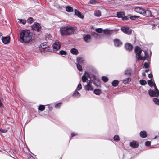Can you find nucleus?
Here are the masks:
<instances>
[{
    "label": "nucleus",
    "instance_id": "bf43d9fd",
    "mask_svg": "<svg viewBox=\"0 0 159 159\" xmlns=\"http://www.w3.org/2000/svg\"><path fill=\"white\" fill-rule=\"evenodd\" d=\"M142 75L144 76H146V74L145 73V72H143L142 73Z\"/></svg>",
    "mask_w": 159,
    "mask_h": 159
},
{
    "label": "nucleus",
    "instance_id": "e433bc0d",
    "mask_svg": "<svg viewBox=\"0 0 159 159\" xmlns=\"http://www.w3.org/2000/svg\"><path fill=\"white\" fill-rule=\"evenodd\" d=\"M77 67L78 70L79 71H81L82 70V67L81 65H80V64L78 63L77 64Z\"/></svg>",
    "mask_w": 159,
    "mask_h": 159
},
{
    "label": "nucleus",
    "instance_id": "9d476101",
    "mask_svg": "<svg viewBox=\"0 0 159 159\" xmlns=\"http://www.w3.org/2000/svg\"><path fill=\"white\" fill-rule=\"evenodd\" d=\"M93 84L96 86L98 87L100 85V83L99 80L96 78L95 76L93 77V79H91Z\"/></svg>",
    "mask_w": 159,
    "mask_h": 159
},
{
    "label": "nucleus",
    "instance_id": "6e6d98bb",
    "mask_svg": "<svg viewBox=\"0 0 159 159\" xmlns=\"http://www.w3.org/2000/svg\"><path fill=\"white\" fill-rule=\"evenodd\" d=\"M61 105V103H59L57 104L55 106V107H59Z\"/></svg>",
    "mask_w": 159,
    "mask_h": 159
},
{
    "label": "nucleus",
    "instance_id": "6e6552de",
    "mask_svg": "<svg viewBox=\"0 0 159 159\" xmlns=\"http://www.w3.org/2000/svg\"><path fill=\"white\" fill-rule=\"evenodd\" d=\"M149 94L151 97H158L159 96V92L157 93L153 90H150L148 91Z\"/></svg>",
    "mask_w": 159,
    "mask_h": 159
},
{
    "label": "nucleus",
    "instance_id": "6ab92c4d",
    "mask_svg": "<svg viewBox=\"0 0 159 159\" xmlns=\"http://www.w3.org/2000/svg\"><path fill=\"white\" fill-rule=\"evenodd\" d=\"M48 46V45L46 43H41L40 45L41 48L43 50L45 49Z\"/></svg>",
    "mask_w": 159,
    "mask_h": 159
},
{
    "label": "nucleus",
    "instance_id": "79ce46f5",
    "mask_svg": "<svg viewBox=\"0 0 159 159\" xmlns=\"http://www.w3.org/2000/svg\"><path fill=\"white\" fill-rule=\"evenodd\" d=\"M144 67L146 68H148L149 67V66L148 63L145 62L144 64Z\"/></svg>",
    "mask_w": 159,
    "mask_h": 159
},
{
    "label": "nucleus",
    "instance_id": "37998d69",
    "mask_svg": "<svg viewBox=\"0 0 159 159\" xmlns=\"http://www.w3.org/2000/svg\"><path fill=\"white\" fill-rule=\"evenodd\" d=\"M103 31L104 33L106 34H109L110 33V31L108 30H104Z\"/></svg>",
    "mask_w": 159,
    "mask_h": 159
},
{
    "label": "nucleus",
    "instance_id": "39448f33",
    "mask_svg": "<svg viewBox=\"0 0 159 159\" xmlns=\"http://www.w3.org/2000/svg\"><path fill=\"white\" fill-rule=\"evenodd\" d=\"M32 29L33 30L39 31L40 30L41 27L40 25L38 23H36L34 24L32 26Z\"/></svg>",
    "mask_w": 159,
    "mask_h": 159
},
{
    "label": "nucleus",
    "instance_id": "052dcab7",
    "mask_svg": "<svg viewBox=\"0 0 159 159\" xmlns=\"http://www.w3.org/2000/svg\"><path fill=\"white\" fill-rule=\"evenodd\" d=\"M149 71V69H147V70H145V72H148V71Z\"/></svg>",
    "mask_w": 159,
    "mask_h": 159
},
{
    "label": "nucleus",
    "instance_id": "7c9ffc66",
    "mask_svg": "<svg viewBox=\"0 0 159 159\" xmlns=\"http://www.w3.org/2000/svg\"><path fill=\"white\" fill-rule=\"evenodd\" d=\"M119 83V81L116 80H114L112 82V85L114 87L117 86Z\"/></svg>",
    "mask_w": 159,
    "mask_h": 159
},
{
    "label": "nucleus",
    "instance_id": "3c124183",
    "mask_svg": "<svg viewBox=\"0 0 159 159\" xmlns=\"http://www.w3.org/2000/svg\"><path fill=\"white\" fill-rule=\"evenodd\" d=\"M128 18L127 16H125L124 17L122 18V19L123 20H128Z\"/></svg>",
    "mask_w": 159,
    "mask_h": 159
},
{
    "label": "nucleus",
    "instance_id": "5701e85b",
    "mask_svg": "<svg viewBox=\"0 0 159 159\" xmlns=\"http://www.w3.org/2000/svg\"><path fill=\"white\" fill-rule=\"evenodd\" d=\"M70 52L73 54L76 55L78 53V51L75 48H72L70 50Z\"/></svg>",
    "mask_w": 159,
    "mask_h": 159
},
{
    "label": "nucleus",
    "instance_id": "49530a36",
    "mask_svg": "<svg viewBox=\"0 0 159 159\" xmlns=\"http://www.w3.org/2000/svg\"><path fill=\"white\" fill-rule=\"evenodd\" d=\"M7 132V130L6 129H4L2 128H0V132L1 133H5Z\"/></svg>",
    "mask_w": 159,
    "mask_h": 159
},
{
    "label": "nucleus",
    "instance_id": "7ed1b4c3",
    "mask_svg": "<svg viewBox=\"0 0 159 159\" xmlns=\"http://www.w3.org/2000/svg\"><path fill=\"white\" fill-rule=\"evenodd\" d=\"M142 51V50L138 46H137L135 47V52L136 53V57L137 60H144L145 59L144 57H143L141 55Z\"/></svg>",
    "mask_w": 159,
    "mask_h": 159
},
{
    "label": "nucleus",
    "instance_id": "bb28decb",
    "mask_svg": "<svg viewBox=\"0 0 159 159\" xmlns=\"http://www.w3.org/2000/svg\"><path fill=\"white\" fill-rule=\"evenodd\" d=\"M130 81V78L128 77L127 78H125L123 80V82L125 84H126L129 83Z\"/></svg>",
    "mask_w": 159,
    "mask_h": 159
},
{
    "label": "nucleus",
    "instance_id": "ddd939ff",
    "mask_svg": "<svg viewBox=\"0 0 159 159\" xmlns=\"http://www.w3.org/2000/svg\"><path fill=\"white\" fill-rule=\"evenodd\" d=\"M84 40L86 43H89L91 39V36L90 35L87 34L84 36Z\"/></svg>",
    "mask_w": 159,
    "mask_h": 159
},
{
    "label": "nucleus",
    "instance_id": "393cba45",
    "mask_svg": "<svg viewBox=\"0 0 159 159\" xmlns=\"http://www.w3.org/2000/svg\"><path fill=\"white\" fill-rule=\"evenodd\" d=\"M18 22L20 23H22L23 24H25L26 23V20L23 19H18Z\"/></svg>",
    "mask_w": 159,
    "mask_h": 159
},
{
    "label": "nucleus",
    "instance_id": "f03ea898",
    "mask_svg": "<svg viewBox=\"0 0 159 159\" xmlns=\"http://www.w3.org/2000/svg\"><path fill=\"white\" fill-rule=\"evenodd\" d=\"M75 29L71 26H67L61 28L60 31L62 35H69L74 33Z\"/></svg>",
    "mask_w": 159,
    "mask_h": 159
},
{
    "label": "nucleus",
    "instance_id": "b1692460",
    "mask_svg": "<svg viewBox=\"0 0 159 159\" xmlns=\"http://www.w3.org/2000/svg\"><path fill=\"white\" fill-rule=\"evenodd\" d=\"M84 59L80 57H78L77 59V61L78 63L82 64L83 63Z\"/></svg>",
    "mask_w": 159,
    "mask_h": 159
},
{
    "label": "nucleus",
    "instance_id": "a19ab883",
    "mask_svg": "<svg viewBox=\"0 0 159 159\" xmlns=\"http://www.w3.org/2000/svg\"><path fill=\"white\" fill-rule=\"evenodd\" d=\"M102 80L104 82H107L108 80V78L106 76H102Z\"/></svg>",
    "mask_w": 159,
    "mask_h": 159
},
{
    "label": "nucleus",
    "instance_id": "de8ad7c7",
    "mask_svg": "<svg viewBox=\"0 0 159 159\" xmlns=\"http://www.w3.org/2000/svg\"><path fill=\"white\" fill-rule=\"evenodd\" d=\"M144 52L145 53V56L144 57H145V59L147 58H148L149 57V55L148 54L147 52L146 51H144Z\"/></svg>",
    "mask_w": 159,
    "mask_h": 159
},
{
    "label": "nucleus",
    "instance_id": "c9c22d12",
    "mask_svg": "<svg viewBox=\"0 0 159 159\" xmlns=\"http://www.w3.org/2000/svg\"><path fill=\"white\" fill-rule=\"evenodd\" d=\"M95 31L96 32L98 33H101L103 31V29L102 28H98L95 29Z\"/></svg>",
    "mask_w": 159,
    "mask_h": 159
},
{
    "label": "nucleus",
    "instance_id": "423d86ee",
    "mask_svg": "<svg viewBox=\"0 0 159 159\" xmlns=\"http://www.w3.org/2000/svg\"><path fill=\"white\" fill-rule=\"evenodd\" d=\"M121 30L125 34H129L131 33V31L127 27H122L121 28Z\"/></svg>",
    "mask_w": 159,
    "mask_h": 159
},
{
    "label": "nucleus",
    "instance_id": "c03bdc74",
    "mask_svg": "<svg viewBox=\"0 0 159 159\" xmlns=\"http://www.w3.org/2000/svg\"><path fill=\"white\" fill-rule=\"evenodd\" d=\"M82 89V85L80 83L78 84L77 88L76 90H80Z\"/></svg>",
    "mask_w": 159,
    "mask_h": 159
},
{
    "label": "nucleus",
    "instance_id": "13d9d810",
    "mask_svg": "<svg viewBox=\"0 0 159 159\" xmlns=\"http://www.w3.org/2000/svg\"><path fill=\"white\" fill-rule=\"evenodd\" d=\"M71 136L72 137H74L77 135V134L75 133H71Z\"/></svg>",
    "mask_w": 159,
    "mask_h": 159
},
{
    "label": "nucleus",
    "instance_id": "4d7b16f0",
    "mask_svg": "<svg viewBox=\"0 0 159 159\" xmlns=\"http://www.w3.org/2000/svg\"><path fill=\"white\" fill-rule=\"evenodd\" d=\"M3 107V104L2 103V102H1V100H0V108H1Z\"/></svg>",
    "mask_w": 159,
    "mask_h": 159
},
{
    "label": "nucleus",
    "instance_id": "a211bd4d",
    "mask_svg": "<svg viewBox=\"0 0 159 159\" xmlns=\"http://www.w3.org/2000/svg\"><path fill=\"white\" fill-rule=\"evenodd\" d=\"M140 136L143 138H145L147 136V133L145 131H141L140 133Z\"/></svg>",
    "mask_w": 159,
    "mask_h": 159
},
{
    "label": "nucleus",
    "instance_id": "2eb2a0df",
    "mask_svg": "<svg viewBox=\"0 0 159 159\" xmlns=\"http://www.w3.org/2000/svg\"><path fill=\"white\" fill-rule=\"evenodd\" d=\"M89 76V75L87 74L86 72H85L84 73V75H83L82 77V81L83 82H86L88 79L87 77H88Z\"/></svg>",
    "mask_w": 159,
    "mask_h": 159
},
{
    "label": "nucleus",
    "instance_id": "58836bf2",
    "mask_svg": "<svg viewBox=\"0 0 159 159\" xmlns=\"http://www.w3.org/2000/svg\"><path fill=\"white\" fill-rule=\"evenodd\" d=\"M34 21V19L32 17H29L28 18L27 21L28 22L31 24Z\"/></svg>",
    "mask_w": 159,
    "mask_h": 159
},
{
    "label": "nucleus",
    "instance_id": "0eeeda50",
    "mask_svg": "<svg viewBox=\"0 0 159 159\" xmlns=\"http://www.w3.org/2000/svg\"><path fill=\"white\" fill-rule=\"evenodd\" d=\"M142 14L146 17L150 16L152 15L151 12L149 10L144 9Z\"/></svg>",
    "mask_w": 159,
    "mask_h": 159
},
{
    "label": "nucleus",
    "instance_id": "a878e982",
    "mask_svg": "<svg viewBox=\"0 0 159 159\" xmlns=\"http://www.w3.org/2000/svg\"><path fill=\"white\" fill-rule=\"evenodd\" d=\"M148 83L149 86L151 87H152L153 86H154V84H155V83L153 82L152 80H148Z\"/></svg>",
    "mask_w": 159,
    "mask_h": 159
},
{
    "label": "nucleus",
    "instance_id": "8fccbe9b",
    "mask_svg": "<svg viewBox=\"0 0 159 159\" xmlns=\"http://www.w3.org/2000/svg\"><path fill=\"white\" fill-rule=\"evenodd\" d=\"M151 143L150 141H147L145 143V145L146 146H149L150 145Z\"/></svg>",
    "mask_w": 159,
    "mask_h": 159
},
{
    "label": "nucleus",
    "instance_id": "dca6fc26",
    "mask_svg": "<svg viewBox=\"0 0 159 159\" xmlns=\"http://www.w3.org/2000/svg\"><path fill=\"white\" fill-rule=\"evenodd\" d=\"M125 48L126 50L130 51L133 48V46L130 43H127L125 44Z\"/></svg>",
    "mask_w": 159,
    "mask_h": 159
},
{
    "label": "nucleus",
    "instance_id": "20e7f679",
    "mask_svg": "<svg viewBox=\"0 0 159 159\" xmlns=\"http://www.w3.org/2000/svg\"><path fill=\"white\" fill-rule=\"evenodd\" d=\"M61 43L58 40H56L52 45L53 50L54 51L58 50L61 47Z\"/></svg>",
    "mask_w": 159,
    "mask_h": 159
},
{
    "label": "nucleus",
    "instance_id": "473e14b6",
    "mask_svg": "<svg viewBox=\"0 0 159 159\" xmlns=\"http://www.w3.org/2000/svg\"><path fill=\"white\" fill-rule=\"evenodd\" d=\"M153 101L154 103L157 104L159 105V99L157 98H154Z\"/></svg>",
    "mask_w": 159,
    "mask_h": 159
},
{
    "label": "nucleus",
    "instance_id": "2f4dec72",
    "mask_svg": "<svg viewBox=\"0 0 159 159\" xmlns=\"http://www.w3.org/2000/svg\"><path fill=\"white\" fill-rule=\"evenodd\" d=\"M140 84L142 85H144L147 84L146 80H141L139 81Z\"/></svg>",
    "mask_w": 159,
    "mask_h": 159
},
{
    "label": "nucleus",
    "instance_id": "f257e3e1",
    "mask_svg": "<svg viewBox=\"0 0 159 159\" xmlns=\"http://www.w3.org/2000/svg\"><path fill=\"white\" fill-rule=\"evenodd\" d=\"M32 39V36L29 30H25L21 31L20 36V41L21 43H27Z\"/></svg>",
    "mask_w": 159,
    "mask_h": 159
},
{
    "label": "nucleus",
    "instance_id": "680f3d73",
    "mask_svg": "<svg viewBox=\"0 0 159 159\" xmlns=\"http://www.w3.org/2000/svg\"><path fill=\"white\" fill-rule=\"evenodd\" d=\"M155 25H153V26L152 27V29H154L155 28Z\"/></svg>",
    "mask_w": 159,
    "mask_h": 159
},
{
    "label": "nucleus",
    "instance_id": "4468645a",
    "mask_svg": "<svg viewBox=\"0 0 159 159\" xmlns=\"http://www.w3.org/2000/svg\"><path fill=\"white\" fill-rule=\"evenodd\" d=\"M144 9L140 7H137L135 8V11L138 13L142 14Z\"/></svg>",
    "mask_w": 159,
    "mask_h": 159
},
{
    "label": "nucleus",
    "instance_id": "09e8293b",
    "mask_svg": "<svg viewBox=\"0 0 159 159\" xmlns=\"http://www.w3.org/2000/svg\"><path fill=\"white\" fill-rule=\"evenodd\" d=\"M148 76L149 78H151L152 80V79L153 80L152 75L151 73L148 74Z\"/></svg>",
    "mask_w": 159,
    "mask_h": 159
},
{
    "label": "nucleus",
    "instance_id": "f3484780",
    "mask_svg": "<svg viewBox=\"0 0 159 159\" xmlns=\"http://www.w3.org/2000/svg\"><path fill=\"white\" fill-rule=\"evenodd\" d=\"M75 15L81 18H82L83 16H82L80 12L78 11L77 10L75 9Z\"/></svg>",
    "mask_w": 159,
    "mask_h": 159
},
{
    "label": "nucleus",
    "instance_id": "f8f14e48",
    "mask_svg": "<svg viewBox=\"0 0 159 159\" xmlns=\"http://www.w3.org/2000/svg\"><path fill=\"white\" fill-rule=\"evenodd\" d=\"M114 45L117 47H120L122 44V43L118 39H115L114 40Z\"/></svg>",
    "mask_w": 159,
    "mask_h": 159
},
{
    "label": "nucleus",
    "instance_id": "72a5a7b5",
    "mask_svg": "<svg viewBox=\"0 0 159 159\" xmlns=\"http://www.w3.org/2000/svg\"><path fill=\"white\" fill-rule=\"evenodd\" d=\"M114 139L115 141H118L120 140V137L118 135H115L113 138Z\"/></svg>",
    "mask_w": 159,
    "mask_h": 159
},
{
    "label": "nucleus",
    "instance_id": "ea45409f",
    "mask_svg": "<svg viewBox=\"0 0 159 159\" xmlns=\"http://www.w3.org/2000/svg\"><path fill=\"white\" fill-rule=\"evenodd\" d=\"M59 53L61 55H66V52L64 50H61L59 52Z\"/></svg>",
    "mask_w": 159,
    "mask_h": 159
},
{
    "label": "nucleus",
    "instance_id": "4c0bfd02",
    "mask_svg": "<svg viewBox=\"0 0 159 159\" xmlns=\"http://www.w3.org/2000/svg\"><path fill=\"white\" fill-rule=\"evenodd\" d=\"M131 73V70L129 69L126 70L125 73V74L126 75H129Z\"/></svg>",
    "mask_w": 159,
    "mask_h": 159
},
{
    "label": "nucleus",
    "instance_id": "c756f323",
    "mask_svg": "<svg viewBox=\"0 0 159 159\" xmlns=\"http://www.w3.org/2000/svg\"><path fill=\"white\" fill-rule=\"evenodd\" d=\"M93 92L94 93L97 95H99L101 91L99 89H95L94 90Z\"/></svg>",
    "mask_w": 159,
    "mask_h": 159
},
{
    "label": "nucleus",
    "instance_id": "1a4fd4ad",
    "mask_svg": "<svg viewBox=\"0 0 159 159\" xmlns=\"http://www.w3.org/2000/svg\"><path fill=\"white\" fill-rule=\"evenodd\" d=\"M10 38L9 36L2 37V40L3 43L5 44L8 43L10 42Z\"/></svg>",
    "mask_w": 159,
    "mask_h": 159
},
{
    "label": "nucleus",
    "instance_id": "a18cd8bd",
    "mask_svg": "<svg viewBox=\"0 0 159 159\" xmlns=\"http://www.w3.org/2000/svg\"><path fill=\"white\" fill-rule=\"evenodd\" d=\"M139 17L136 16H133L130 17V19L132 20L136 19V18H138Z\"/></svg>",
    "mask_w": 159,
    "mask_h": 159
},
{
    "label": "nucleus",
    "instance_id": "cd10ccee",
    "mask_svg": "<svg viewBox=\"0 0 159 159\" xmlns=\"http://www.w3.org/2000/svg\"><path fill=\"white\" fill-rule=\"evenodd\" d=\"M125 15V14L123 12H117V15L118 18L122 17Z\"/></svg>",
    "mask_w": 159,
    "mask_h": 159
},
{
    "label": "nucleus",
    "instance_id": "603ef678",
    "mask_svg": "<svg viewBox=\"0 0 159 159\" xmlns=\"http://www.w3.org/2000/svg\"><path fill=\"white\" fill-rule=\"evenodd\" d=\"M154 88L155 89V91L157 93V92H159V90H158L157 88L156 87V84H154Z\"/></svg>",
    "mask_w": 159,
    "mask_h": 159
},
{
    "label": "nucleus",
    "instance_id": "9b49d317",
    "mask_svg": "<svg viewBox=\"0 0 159 159\" xmlns=\"http://www.w3.org/2000/svg\"><path fill=\"white\" fill-rule=\"evenodd\" d=\"M130 146L133 148H136L138 147L139 143L137 141H133L130 142Z\"/></svg>",
    "mask_w": 159,
    "mask_h": 159
},
{
    "label": "nucleus",
    "instance_id": "e2e57ef3",
    "mask_svg": "<svg viewBox=\"0 0 159 159\" xmlns=\"http://www.w3.org/2000/svg\"><path fill=\"white\" fill-rule=\"evenodd\" d=\"M2 35V34L0 33V37Z\"/></svg>",
    "mask_w": 159,
    "mask_h": 159
},
{
    "label": "nucleus",
    "instance_id": "5fc2aeb1",
    "mask_svg": "<svg viewBox=\"0 0 159 159\" xmlns=\"http://www.w3.org/2000/svg\"><path fill=\"white\" fill-rule=\"evenodd\" d=\"M92 84V83L91 80H89L88 81H87V85H91Z\"/></svg>",
    "mask_w": 159,
    "mask_h": 159
},
{
    "label": "nucleus",
    "instance_id": "4be33fe9",
    "mask_svg": "<svg viewBox=\"0 0 159 159\" xmlns=\"http://www.w3.org/2000/svg\"><path fill=\"white\" fill-rule=\"evenodd\" d=\"M94 15L98 17H99L101 15V12L99 10H96L94 12Z\"/></svg>",
    "mask_w": 159,
    "mask_h": 159
},
{
    "label": "nucleus",
    "instance_id": "aec40b11",
    "mask_svg": "<svg viewBox=\"0 0 159 159\" xmlns=\"http://www.w3.org/2000/svg\"><path fill=\"white\" fill-rule=\"evenodd\" d=\"M66 11L69 12H71L73 11V8L69 6H67L66 8Z\"/></svg>",
    "mask_w": 159,
    "mask_h": 159
},
{
    "label": "nucleus",
    "instance_id": "864d4df0",
    "mask_svg": "<svg viewBox=\"0 0 159 159\" xmlns=\"http://www.w3.org/2000/svg\"><path fill=\"white\" fill-rule=\"evenodd\" d=\"M95 1H94L93 0H90V3L91 4H94L95 3Z\"/></svg>",
    "mask_w": 159,
    "mask_h": 159
},
{
    "label": "nucleus",
    "instance_id": "c85d7f7f",
    "mask_svg": "<svg viewBox=\"0 0 159 159\" xmlns=\"http://www.w3.org/2000/svg\"><path fill=\"white\" fill-rule=\"evenodd\" d=\"M85 89L89 91V90H93V88L91 86V85H86L85 86Z\"/></svg>",
    "mask_w": 159,
    "mask_h": 159
},
{
    "label": "nucleus",
    "instance_id": "f704fd0d",
    "mask_svg": "<svg viewBox=\"0 0 159 159\" xmlns=\"http://www.w3.org/2000/svg\"><path fill=\"white\" fill-rule=\"evenodd\" d=\"M45 106L43 105H40L39 106L38 109L41 111L45 109Z\"/></svg>",
    "mask_w": 159,
    "mask_h": 159
},
{
    "label": "nucleus",
    "instance_id": "412c9836",
    "mask_svg": "<svg viewBox=\"0 0 159 159\" xmlns=\"http://www.w3.org/2000/svg\"><path fill=\"white\" fill-rule=\"evenodd\" d=\"M77 90H76L73 94V96L74 97L78 98L80 96V93L77 91Z\"/></svg>",
    "mask_w": 159,
    "mask_h": 159
}]
</instances>
